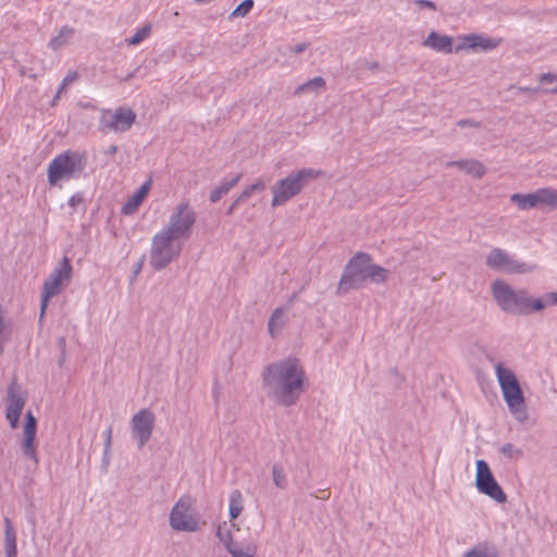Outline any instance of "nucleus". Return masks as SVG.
<instances>
[{"label": "nucleus", "instance_id": "7c9ffc66", "mask_svg": "<svg viewBox=\"0 0 557 557\" xmlns=\"http://www.w3.org/2000/svg\"><path fill=\"white\" fill-rule=\"evenodd\" d=\"M273 483L276 487L285 490L287 487V478L284 467L281 463H274L272 467Z\"/></svg>", "mask_w": 557, "mask_h": 557}, {"label": "nucleus", "instance_id": "2f4dec72", "mask_svg": "<svg viewBox=\"0 0 557 557\" xmlns=\"http://www.w3.org/2000/svg\"><path fill=\"white\" fill-rule=\"evenodd\" d=\"M323 87H324V79L322 77H314V78L309 79L308 82L299 85L296 88L295 94L300 95L304 92L319 90V89H322Z\"/></svg>", "mask_w": 557, "mask_h": 557}, {"label": "nucleus", "instance_id": "37998d69", "mask_svg": "<svg viewBox=\"0 0 557 557\" xmlns=\"http://www.w3.org/2000/svg\"><path fill=\"white\" fill-rule=\"evenodd\" d=\"M457 125L463 127V126H479V123L471 121V120H460Z\"/></svg>", "mask_w": 557, "mask_h": 557}, {"label": "nucleus", "instance_id": "a19ab883", "mask_svg": "<svg viewBox=\"0 0 557 557\" xmlns=\"http://www.w3.org/2000/svg\"><path fill=\"white\" fill-rule=\"evenodd\" d=\"M307 47H308V45H307V44H305V42H300V44L295 45L290 50H292L294 53L298 54V53L304 52V51L307 49Z\"/></svg>", "mask_w": 557, "mask_h": 557}, {"label": "nucleus", "instance_id": "cd10ccee", "mask_svg": "<svg viewBox=\"0 0 557 557\" xmlns=\"http://www.w3.org/2000/svg\"><path fill=\"white\" fill-rule=\"evenodd\" d=\"M242 175L238 174L230 181L222 182L210 194V201L218 202L224 195H226L239 181Z\"/></svg>", "mask_w": 557, "mask_h": 557}, {"label": "nucleus", "instance_id": "b1692460", "mask_svg": "<svg viewBox=\"0 0 557 557\" xmlns=\"http://www.w3.org/2000/svg\"><path fill=\"white\" fill-rule=\"evenodd\" d=\"M462 557H499V553L494 544L481 542L465 552Z\"/></svg>", "mask_w": 557, "mask_h": 557}, {"label": "nucleus", "instance_id": "dca6fc26", "mask_svg": "<svg viewBox=\"0 0 557 557\" xmlns=\"http://www.w3.org/2000/svg\"><path fill=\"white\" fill-rule=\"evenodd\" d=\"M458 40L460 42L455 48L456 52L461 50L487 52L497 48L502 41L499 38L488 37L483 34L462 35L458 37Z\"/></svg>", "mask_w": 557, "mask_h": 557}, {"label": "nucleus", "instance_id": "a211bd4d", "mask_svg": "<svg viewBox=\"0 0 557 557\" xmlns=\"http://www.w3.org/2000/svg\"><path fill=\"white\" fill-rule=\"evenodd\" d=\"M37 420L30 411L26 413V422L23 428L22 449L23 454L35 465L38 463L37 447L35 444Z\"/></svg>", "mask_w": 557, "mask_h": 557}, {"label": "nucleus", "instance_id": "ddd939ff", "mask_svg": "<svg viewBox=\"0 0 557 557\" xmlns=\"http://www.w3.org/2000/svg\"><path fill=\"white\" fill-rule=\"evenodd\" d=\"M475 486L479 493L488 496L497 504H505L507 495L502 486L495 480L488 463L483 460H476Z\"/></svg>", "mask_w": 557, "mask_h": 557}, {"label": "nucleus", "instance_id": "bb28decb", "mask_svg": "<svg viewBox=\"0 0 557 557\" xmlns=\"http://www.w3.org/2000/svg\"><path fill=\"white\" fill-rule=\"evenodd\" d=\"M73 34L74 29L71 27L64 26L60 28L59 33L50 39L48 44L49 48L59 50L65 47L70 42Z\"/></svg>", "mask_w": 557, "mask_h": 557}, {"label": "nucleus", "instance_id": "a878e982", "mask_svg": "<svg viewBox=\"0 0 557 557\" xmlns=\"http://www.w3.org/2000/svg\"><path fill=\"white\" fill-rule=\"evenodd\" d=\"M244 509V497L240 491L234 490L228 496V516L231 521L238 518Z\"/></svg>", "mask_w": 557, "mask_h": 557}, {"label": "nucleus", "instance_id": "0eeeda50", "mask_svg": "<svg viewBox=\"0 0 557 557\" xmlns=\"http://www.w3.org/2000/svg\"><path fill=\"white\" fill-rule=\"evenodd\" d=\"M196 211L188 201L178 202L171 210L168 222L161 230L182 242L188 239L196 223Z\"/></svg>", "mask_w": 557, "mask_h": 557}, {"label": "nucleus", "instance_id": "9d476101", "mask_svg": "<svg viewBox=\"0 0 557 557\" xmlns=\"http://www.w3.org/2000/svg\"><path fill=\"white\" fill-rule=\"evenodd\" d=\"M72 265L67 257H63L44 282L40 301V320L44 318L49 300L59 295L72 276Z\"/></svg>", "mask_w": 557, "mask_h": 557}, {"label": "nucleus", "instance_id": "09e8293b", "mask_svg": "<svg viewBox=\"0 0 557 557\" xmlns=\"http://www.w3.org/2000/svg\"><path fill=\"white\" fill-rule=\"evenodd\" d=\"M234 530L238 531V530H239V528H238L237 525H236V528H231V533H232V534H233V531H234Z\"/></svg>", "mask_w": 557, "mask_h": 557}, {"label": "nucleus", "instance_id": "8fccbe9b", "mask_svg": "<svg viewBox=\"0 0 557 557\" xmlns=\"http://www.w3.org/2000/svg\"><path fill=\"white\" fill-rule=\"evenodd\" d=\"M552 92L557 94V88L552 89Z\"/></svg>", "mask_w": 557, "mask_h": 557}, {"label": "nucleus", "instance_id": "4be33fe9", "mask_svg": "<svg viewBox=\"0 0 557 557\" xmlns=\"http://www.w3.org/2000/svg\"><path fill=\"white\" fill-rule=\"evenodd\" d=\"M4 554L5 557L17 556L16 533L9 518H4Z\"/></svg>", "mask_w": 557, "mask_h": 557}, {"label": "nucleus", "instance_id": "9b49d317", "mask_svg": "<svg viewBox=\"0 0 557 557\" xmlns=\"http://www.w3.org/2000/svg\"><path fill=\"white\" fill-rule=\"evenodd\" d=\"M510 201L519 210H557V190L552 187L539 188L532 193L512 194Z\"/></svg>", "mask_w": 557, "mask_h": 557}, {"label": "nucleus", "instance_id": "4468645a", "mask_svg": "<svg viewBox=\"0 0 557 557\" xmlns=\"http://www.w3.org/2000/svg\"><path fill=\"white\" fill-rule=\"evenodd\" d=\"M156 416L150 409H140L129 422L131 433L138 448H143L152 435Z\"/></svg>", "mask_w": 557, "mask_h": 557}, {"label": "nucleus", "instance_id": "4c0bfd02", "mask_svg": "<svg viewBox=\"0 0 557 557\" xmlns=\"http://www.w3.org/2000/svg\"><path fill=\"white\" fill-rule=\"evenodd\" d=\"M104 436H106V443H104V459L107 460L108 458V455L110 453V448H111V436H112V429L111 428H108L104 432Z\"/></svg>", "mask_w": 557, "mask_h": 557}, {"label": "nucleus", "instance_id": "f704fd0d", "mask_svg": "<svg viewBox=\"0 0 557 557\" xmlns=\"http://www.w3.org/2000/svg\"><path fill=\"white\" fill-rule=\"evenodd\" d=\"M253 7V0H244L237 8L232 12L233 16H245Z\"/></svg>", "mask_w": 557, "mask_h": 557}, {"label": "nucleus", "instance_id": "7ed1b4c3", "mask_svg": "<svg viewBox=\"0 0 557 557\" xmlns=\"http://www.w3.org/2000/svg\"><path fill=\"white\" fill-rule=\"evenodd\" d=\"M388 271L371 262L367 253L355 255L346 264L337 286V294L344 295L350 289L361 288L367 281L383 283L387 278Z\"/></svg>", "mask_w": 557, "mask_h": 557}, {"label": "nucleus", "instance_id": "72a5a7b5", "mask_svg": "<svg viewBox=\"0 0 557 557\" xmlns=\"http://www.w3.org/2000/svg\"><path fill=\"white\" fill-rule=\"evenodd\" d=\"M265 189V184L263 181L258 180L256 183L251 184L250 186L246 187L243 193L236 198V202H244L246 201L252 194L257 191H262Z\"/></svg>", "mask_w": 557, "mask_h": 557}, {"label": "nucleus", "instance_id": "423d86ee", "mask_svg": "<svg viewBox=\"0 0 557 557\" xmlns=\"http://www.w3.org/2000/svg\"><path fill=\"white\" fill-rule=\"evenodd\" d=\"M319 175L320 171L305 168L277 181L272 188V206L280 207L284 205L290 198L298 195L308 181L314 180Z\"/></svg>", "mask_w": 557, "mask_h": 557}, {"label": "nucleus", "instance_id": "1a4fd4ad", "mask_svg": "<svg viewBox=\"0 0 557 557\" xmlns=\"http://www.w3.org/2000/svg\"><path fill=\"white\" fill-rule=\"evenodd\" d=\"M485 265L496 272L507 274H528L536 270L537 265L516 259L507 250L494 247L485 257Z\"/></svg>", "mask_w": 557, "mask_h": 557}, {"label": "nucleus", "instance_id": "412c9836", "mask_svg": "<svg viewBox=\"0 0 557 557\" xmlns=\"http://www.w3.org/2000/svg\"><path fill=\"white\" fill-rule=\"evenodd\" d=\"M446 166H456L473 177L480 178L485 174V166L476 160H458L446 163Z\"/></svg>", "mask_w": 557, "mask_h": 557}, {"label": "nucleus", "instance_id": "aec40b11", "mask_svg": "<svg viewBox=\"0 0 557 557\" xmlns=\"http://www.w3.org/2000/svg\"><path fill=\"white\" fill-rule=\"evenodd\" d=\"M424 46L432 48L437 52L450 53L453 51V39L447 35H441L431 32L423 42Z\"/></svg>", "mask_w": 557, "mask_h": 557}, {"label": "nucleus", "instance_id": "f03ea898", "mask_svg": "<svg viewBox=\"0 0 557 557\" xmlns=\"http://www.w3.org/2000/svg\"><path fill=\"white\" fill-rule=\"evenodd\" d=\"M491 292L497 306L510 314L529 315L545 309L543 299L533 297L525 288H513L500 278L492 283Z\"/></svg>", "mask_w": 557, "mask_h": 557}, {"label": "nucleus", "instance_id": "e433bc0d", "mask_svg": "<svg viewBox=\"0 0 557 557\" xmlns=\"http://www.w3.org/2000/svg\"><path fill=\"white\" fill-rule=\"evenodd\" d=\"M545 308L548 306H557V292H548L543 297Z\"/></svg>", "mask_w": 557, "mask_h": 557}, {"label": "nucleus", "instance_id": "6ab92c4d", "mask_svg": "<svg viewBox=\"0 0 557 557\" xmlns=\"http://www.w3.org/2000/svg\"><path fill=\"white\" fill-rule=\"evenodd\" d=\"M151 186V180L145 182L138 190H136L128 200L124 203L122 212L124 214H133L143 203L144 199L148 195Z\"/></svg>", "mask_w": 557, "mask_h": 557}, {"label": "nucleus", "instance_id": "f257e3e1", "mask_svg": "<svg viewBox=\"0 0 557 557\" xmlns=\"http://www.w3.org/2000/svg\"><path fill=\"white\" fill-rule=\"evenodd\" d=\"M262 389L273 403L289 407L306 389L307 375L300 359L286 357L264 367Z\"/></svg>", "mask_w": 557, "mask_h": 557}, {"label": "nucleus", "instance_id": "ea45409f", "mask_svg": "<svg viewBox=\"0 0 557 557\" xmlns=\"http://www.w3.org/2000/svg\"><path fill=\"white\" fill-rule=\"evenodd\" d=\"M541 83H553L557 82V75L552 73L542 74L540 77Z\"/></svg>", "mask_w": 557, "mask_h": 557}, {"label": "nucleus", "instance_id": "de8ad7c7", "mask_svg": "<svg viewBox=\"0 0 557 557\" xmlns=\"http://www.w3.org/2000/svg\"><path fill=\"white\" fill-rule=\"evenodd\" d=\"M61 94H59V91L57 92L55 97L53 98V104L58 101L59 97H60Z\"/></svg>", "mask_w": 557, "mask_h": 557}, {"label": "nucleus", "instance_id": "2eb2a0df", "mask_svg": "<svg viewBox=\"0 0 557 557\" xmlns=\"http://www.w3.org/2000/svg\"><path fill=\"white\" fill-rule=\"evenodd\" d=\"M136 120V113L128 108H119L115 111L106 110L102 112L100 124L102 129L115 133L128 131Z\"/></svg>", "mask_w": 557, "mask_h": 557}, {"label": "nucleus", "instance_id": "79ce46f5", "mask_svg": "<svg viewBox=\"0 0 557 557\" xmlns=\"http://www.w3.org/2000/svg\"><path fill=\"white\" fill-rule=\"evenodd\" d=\"M82 201V197L78 195L72 196L69 199V206L75 208Z\"/></svg>", "mask_w": 557, "mask_h": 557}, {"label": "nucleus", "instance_id": "c9c22d12", "mask_svg": "<svg viewBox=\"0 0 557 557\" xmlns=\"http://www.w3.org/2000/svg\"><path fill=\"white\" fill-rule=\"evenodd\" d=\"M78 75L76 72L72 71V72H69L62 83H61V86L59 88V94H62L71 84H73L76 79H77Z\"/></svg>", "mask_w": 557, "mask_h": 557}, {"label": "nucleus", "instance_id": "a18cd8bd", "mask_svg": "<svg viewBox=\"0 0 557 557\" xmlns=\"http://www.w3.org/2000/svg\"><path fill=\"white\" fill-rule=\"evenodd\" d=\"M240 202H236V200L231 205V207L228 208L227 210V214H232L235 210V208L239 205Z\"/></svg>", "mask_w": 557, "mask_h": 557}, {"label": "nucleus", "instance_id": "20e7f679", "mask_svg": "<svg viewBox=\"0 0 557 557\" xmlns=\"http://www.w3.org/2000/svg\"><path fill=\"white\" fill-rule=\"evenodd\" d=\"M493 368L509 412L518 422L524 423L529 418L527 404L513 370L503 361H495Z\"/></svg>", "mask_w": 557, "mask_h": 557}, {"label": "nucleus", "instance_id": "c756f323", "mask_svg": "<svg viewBox=\"0 0 557 557\" xmlns=\"http://www.w3.org/2000/svg\"><path fill=\"white\" fill-rule=\"evenodd\" d=\"M499 453L509 460H518L523 457V449L512 443H505L499 448Z\"/></svg>", "mask_w": 557, "mask_h": 557}, {"label": "nucleus", "instance_id": "473e14b6", "mask_svg": "<svg viewBox=\"0 0 557 557\" xmlns=\"http://www.w3.org/2000/svg\"><path fill=\"white\" fill-rule=\"evenodd\" d=\"M151 33V26L149 24L144 25L135 32L133 36L126 39L129 46H137L149 37Z\"/></svg>", "mask_w": 557, "mask_h": 557}, {"label": "nucleus", "instance_id": "c85d7f7f", "mask_svg": "<svg viewBox=\"0 0 557 557\" xmlns=\"http://www.w3.org/2000/svg\"><path fill=\"white\" fill-rule=\"evenodd\" d=\"M231 528H236V523L233 521H231V523L223 522L216 530V536L224 544L226 549L228 548V545L234 543Z\"/></svg>", "mask_w": 557, "mask_h": 557}, {"label": "nucleus", "instance_id": "3c124183", "mask_svg": "<svg viewBox=\"0 0 557 557\" xmlns=\"http://www.w3.org/2000/svg\"><path fill=\"white\" fill-rule=\"evenodd\" d=\"M218 557H227V556H218Z\"/></svg>", "mask_w": 557, "mask_h": 557}, {"label": "nucleus", "instance_id": "58836bf2", "mask_svg": "<svg viewBox=\"0 0 557 557\" xmlns=\"http://www.w3.org/2000/svg\"><path fill=\"white\" fill-rule=\"evenodd\" d=\"M419 8H425V9H430V10H435L436 7L434 4V2L430 1V0H416L414 2Z\"/></svg>", "mask_w": 557, "mask_h": 557}, {"label": "nucleus", "instance_id": "6e6552de", "mask_svg": "<svg viewBox=\"0 0 557 557\" xmlns=\"http://www.w3.org/2000/svg\"><path fill=\"white\" fill-rule=\"evenodd\" d=\"M84 169V156L77 151H65L54 157L48 165V182L57 185L70 181Z\"/></svg>", "mask_w": 557, "mask_h": 557}, {"label": "nucleus", "instance_id": "f3484780", "mask_svg": "<svg viewBox=\"0 0 557 557\" xmlns=\"http://www.w3.org/2000/svg\"><path fill=\"white\" fill-rule=\"evenodd\" d=\"M26 403L25 396L18 391L15 384L9 386L7 392L5 417L12 429H16L21 413Z\"/></svg>", "mask_w": 557, "mask_h": 557}, {"label": "nucleus", "instance_id": "393cba45", "mask_svg": "<svg viewBox=\"0 0 557 557\" xmlns=\"http://www.w3.org/2000/svg\"><path fill=\"white\" fill-rule=\"evenodd\" d=\"M286 323L285 310L284 308H276L268 322V330L271 337H276L282 331L283 326Z\"/></svg>", "mask_w": 557, "mask_h": 557}, {"label": "nucleus", "instance_id": "49530a36", "mask_svg": "<svg viewBox=\"0 0 557 557\" xmlns=\"http://www.w3.org/2000/svg\"><path fill=\"white\" fill-rule=\"evenodd\" d=\"M143 265V260L138 262L136 265L135 272H134V278L137 276V274L140 272Z\"/></svg>", "mask_w": 557, "mask_h": 557}, {"label": "nucleus", "instance_id": "f8f14e48", "mask_svg": "<svg viewBox=\"0 0 557 557\" xmlns=\"http://www.w3.org/2000/svg\"><path fill=\"white\" fill-rule=\"evenodd\" d=\"M169 522L174 531L195 532L199 529V518L189 496H182L169 515Z\"/></svg>", "mask_w": 557, "mask_h": 557}, {"label": "nucleus", "instance_id": "c03bdc74", "mask_svg": "<svg viewBox=\"0 0 557 557\" xmlns=\"http://www.w3.org/2000/svg\"><path fill=\"white\" fill-rule=\"evenodd\" d=\"M117 152V146L115 145H111L108 150L106 151V153L108 154H115Z\"/></svg>", "mask_w": 557, "mask_h": 557}, {"label": "nucleus", "instance_id": "5701e85b", "mask_svg": "<svg viewBox=\"0 0 557 557\" xmlns=\"http://www.w3.org/2000/svg\"><path fill=\"white\" fill-rule=\"evenodd\" d=\"M227 552L233 557H255L258 552V545L253 541H246L240 544L234 541L232 545H228Z\"/></svg>", "mask_w": 557, "mask_h": 557}, {"label": "nucleus", "instance_id": "39448f33", "mask_svg": "<svg viewBox=\"0 0 557 557\" xmlns=\"http://www.w3.org/2000/svg\"><path fill=\"white\" fill-rule=\"evenodd\" d=\"M183 250V242L162 230L151 238L149 263L156 271H161L177 259Z\"/></svg>", "mask_w": 557, "mask_h": 557}]
</instances>
